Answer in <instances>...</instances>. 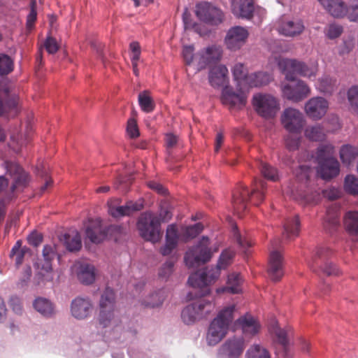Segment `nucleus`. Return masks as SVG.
I'll return each mask as SVG.
<instances>
[{
	"instance_id": "nucleus-35",
	"label": "nucleus",
	"mask_w": 358,
	"mask_h": 358,
	"mask_svg": "<svg viewBox=\"0 0 358 358\" xmlns=\"http://www.w3.org/2000/svg\"><path fill=\"white\" fill-rule=\"evenodd\" d=\"M343 225L346 231L351 236H358V211L349 210L343 217Z\"/></svg>"
},
{
	"instance_id": "nucleus-17",
	"label": "nucleus",
	"mask_w": 358,
	"mask_h": 358,
	"mask_svg": "<svg viewBox=\"0 0 358 358\" xmlns=\"http://www.w3.org/2000/svg\"><path fill=\"white\" fill-rule=\"evenodd\" d=\"M229 328L222 324L217 320L213 319L208 327L206 334V342L209 345L219 343L227 334Z\"/></svg>"
},
{
	"instance_id": "nucleus-44",
	"label": "nucleus",
	"mask_w": 358,
	"mask_h": 358,
	"mask_svg": "<svg viewBox=\"0 0 358 358\" xmlns=\"http://www.w3.org/2000/svg\"><path fill=\"white\" fill-rule=\"evenodd\" d=\"M299 231V221L297 216L287 220L284 225L283 236L287 239H291L298 236Z\"/></svg>"
},
{
	"instance_id": "nucleus-60",
	"label": "nucleus",
	"mask_w": 358,
	"mask_h": 358,
	"mask_svg": "<svg viewBox=\"0 0 358 358\" xmlns=\"http://www.w3.org/2000/svg\"><path fill=\"white\" fill-rule=\"evenodd\" d=\"M343 29L337 24H330L325 29V35L330 39L338 38L342 33Z\"/></svg>"
},
{
	"instance_id": "nucleus-45",
	"label": "nucleus",
	"mask_w": 358,
	"mask_h": 358,
	"mask_svg": "<svg viewBox=\"0 0 358 358\" xmlns=\"http://www.w3.org/2000/svg\"><path fill=\"white\" fill-rule=\"evenodd\" d=\"M246 358H271L268 350L261 344L255 343L249 347L245 353Z\"/></svg>"
},
{
	"instance_id": "nucleus-1",
	"label": "nucleus",
	"mask_w": 358,
	"mask_h": 358,
	"mask_svg": "<svg viewBox=\"0 0 358 358\" xmlns=\"http://www.w3.org/2000/svg\"><path fill=\"white\" fill-rule=\"evenodd\" d=\"M231 73L237 92H234L231 87H224L222 90L221 101L230 108H241L247 101V87L250 74L247 67L241 62L233 66Z\"/></svg>"
},
{
	"instance_id": "nucleus-62",
	"label": "nucleus",
	"mask_w": 358,
	"mask_h": 358,
	"mask_svg": "<svg viewBox=\"0 0 358 358\" xmlns=\"http://www.w3.org/2000/svg\"><path fill=\"white\" fill-rule=\"evenodd\" d=\"M36 2L33 0L31 6V10L27 17V28L31 29L34 27V22L36 20Z\"/></svg>"
},
{
	"instance_id": "nucleus-22",
	"label": "nucleus",
	"mask_w": 358,
	"mask_h": 358,
	"mask_svg": "<svg viewBox=\"0 0 358 358\" xmlns=\"http://www.w3.org/2000/svg\"><path fill=\"white\" fill-rule=\"evenodd\" d=\"M235 324L241 329L243 334L246 336H255L261 329L258 320L250 315L240 317L236 320Z\"/></svg>"
},
{
	"instance_id": "nucleus-14",
	"label": "nucleus",
	"mask_w": 358,
	"mask_h": 358,
	"mask_svg": "<svg viewBox=\"0 0 358 358\" xmlns=\"http://www.w3.org/2000/svg\"><path fill=\"white\" fill-rule=\"evenodd\" d=\"M195 13L200 20L211 24L220 23L224 17L221 10L207 2L196 4Z\"/></svg>"
},
{
	"instance_id": "nucleus-20",
	"label": "nucleus",
	"mask_w": 358,
	"mask_h": 358,
	"mask_svg": "<svg viewBox=\"0 0 358 358\" xmlns=\"http://www.w3.org/2000/svg\"><path fill=\"white\" fill-rule=\"evenodd\" d=\"M93 309L92 302L88 299L77 297L71 304V313L73 317L83 320L87 317Z\"/></svg>"
},
{
	"instance_id": "nucleus-31",
	"label": "nucleus",
	"mask_w": 358,
	"mask_h": 358,
	"mask_svg": "<svg viewBox=\"0 0 358 358\" xmlns=\"http://www.w3.org/2000/svg\"><path fill=\"white\" fill-rule=\"evenodd\" d=\"M86 236L94 243H99L106 238V234L99 219L92 222L86 229Z\"/></svg>"
},
{
	"instance_id": "nucleus-64",
	"label": "nucleus",
	"mask_w": 358,
	"mask_h": 358,
	"mask_svg": "<svg viewBox=\"0 0 358 358\" xmlns=\"http://www.w3.org/2000/svg\"><path fill=\"white\" fill-rule=\"evenodd\" d=\"M322 271L328 275H336L339 273V270L336 265L331 262H324L322 267Z\"/></svg>"
},
{
	"instance_id": "nucleus-47",
	"label": "nucleus",
	"mask_w": 358,
	"mask_h": 358,
	"mask_svg": "<svg viewBox=\"0 0 358 358\" xmlns=\"http://www.w3.org/2000/svg\"><path fill=\"white\" fill-rule=\"evenodd\" d=\"M305 136L311 141H322L325 138V132L320 124L308 127L304 131Z\"/></svg>"
},
{
	"instance_id": "nucleus-8",
	"label": "nucleus",
	"mask_w": 358,
	"mask_h": 358,
	"mask_svg": "<svg viewBox=\"0 0 358 358\" xmlns=\"http://www.w3.org/2000/svg\"><path fill=\"white\" fill-rule=\"evenodd\" d=\"M289 81L291 83L282 82L280 84L283 98L293 103H299L310 94V87L303 80L294 78L293 80Z\"/></svg>"
},
{
	"instance_id": "nucleus-30",
	"label": "nucleus",
	"mask_w": 358,
	"mask_h": 358,
	"mask_svg": "<svg viewBox=\"0 0 358 358\" xmlns=\"http://www.w3.org/2000/svg\"><path fill=\"white\" fill-rule=\"evenodd\" d=\"M33 307L36 312L45 317H51L56 313L54 303L44 297L36 298L33 301Z\"/></svg>"
},
{
	"instance_id": "nucleus-15",
	"label": "nucleus",
	"mask_w": 358,
	"mask_h": 358,
	"mask_svg": "<svg viewBox=\"0 0 358 358\" xmlns=\"http://www.w3.org/2000/svg\"><path fill=\"white\" fill-rule=\"evenodd\" d=\"M328 101L323 97L315 96L310 99L304 106V111L313 120H320L327 112Z\"/></svg>"
},
{
	"instance_id": "nucleus-3",
	"label": "nucleus",
	"mask_w": 358,
	"mask_h": 358,
	"mask_svg": "<svg viewBox=\"0 0 358 358\" xmlns=\"http://www.w3.org/2000/svg\"><path fill=\"white\" fill-rule=\"evenodd\" d=\"M334 153V146L330 143L320 145L316 152V156H311L310 160L319 165L317 172L320 176L328 180L339 173V163L332 157Z\"/></svg>"
},
{
	"instance_id": "nucleus-4",
	"label": "nucleus",
	"mask_w": 358,
	"mask_h": 358,
	"mask_svg": "<svg viewBox=\"0 0 358 358\" xmlns=\"http://www.w3.org/2000/svg\"><path fill=\"white\" fill-rule=\"evenodd\" d=\"M219 245L212 244L207 236H202L198 243L189 249L185 255V263L188 268H196L210 260Z\"/></svg>"
},
{
	"instance_id": "nucleus-36",
	"label": "nucleus",
	"mask_w": 358,
	"mask_h": 358,
	"mask_svg": "<svg viewBox=\"0 0 358 358\" xmlns=\"http://www.w3.org/2000/svg\"><path fill=\"white\" fill-rule=\"evenodd\" d=\"M273 80L271 74L266 72H257L250 74V78L248 83L247 94L252 87H257L268 84Z\"/></svg>"
},
{
	"instance_id": "nucleus-50",
	"label": "nucleus",
	"mask_w": 358,
	"mask_h": 358,
	"mask_svg": "<svg viewBox=\"0 0 358 358\" xmlns=\"http://www.w3.org/2000/svg\"><path fill=\"white\" fill-rule=\"evenodd\" d=\"M263 176L270 180L276 181L279 178L278 171L274 167L265 162H261L259 166Z\"/></svg>"
},
{
	"instance_id": "nucleus-59",
	"label": "nucleus",
	"mask_w": 358,
	"mask_h": 358,
	"mask_svg": "<svg viewBox=\"0 0 358 358\" xmlns=\"http://www.w3.org/2000/svg\"><path fill=\"white\" fill-rule=\"evenodd\" d=\"M127 134L131 138H135L139 136L137 122L134 117L129 118L127 121Z\"/></svg>"
},
{
	"instance_id": "nucleus-2",
	"label": "nucleus",
	"mask_w": 358,
	"mask_h": 358,
	"mask_svg": "<svg viewBox=\"0 0 358 358\" xmlns=\"http://www.w3.org/2000/svg\"><path fill=\"white\" fill-rule=\"evenodd\" d=\"M171 217L167 210L158 216L152 212L143 213L138 219L137 228L140 235L146 241L152 243L158 242L162 236L160 230L161 221L166 222Z\"/></svg>"
},
{
	"instance_id": "nucleus-26",
	"label": "nucleus",
	"mask_w": 358,
	"mask_h": 358,
	"mask_svg": "<svg viewBox=\"0 0 358 358\" xmlns=\"http://www.w3.org/2000/svg\"><path fill=\"white\" fill-rule=\"evenodd\" d=\"M231 10L238 17L250 18L254 10L252 0H232Z\"/></svg>"
},
{
	"instance_id": "nucleus-10",
	"label": "nucleus",
	"mask_w": 358,
	"mask_h": 358,
	"mask_svg": "<svg viewBox=\"0 0 358 358\" xmlns=\"http://www.w3.org/2000/svg\"><path fill=\"white\" fill-rule=\"evenodd\" d=\"M114 292L110 288L106 289L101 295L99 322L103 327H108L114 319Z\"/></svg>"
},
{
	"instance_id": "nucleus-32",
	"label": "nucleus",
	"mask_w": 358,
	"mask_h": 358,
	"mask_svg": "<svg viewBox=\"0 0 358 358\" xmlns=\"http://www.w3.org/2000/svg\"><path fill=\"white\" fill-rule=\"evenodd\" d=\"M237 308L235 304H228L221 308L214 318L229 328L234 320Z\"/></svg>"
},
{
	"instance_id": "nucleus-11",
	"label": "nucleus",
	"mask_w": 358,
	"mask_h": 358,
	"mask_svg": "<svg viewBox=\"0 0 358 358\" xmlns=\"http://www.w3.org/2000/svg\"><path fill=\"white\" fill-rule=\"evenodd\" d=\"M245 347L242 336L230 337L219 348L217 358H240Z\"/></svg>"
},
{
	"instance_id": "nucleus-51",
	"label": "nucleus",
	"mask_w": 358,
	"mask_h": 358,
	"mask_svg": "<svg viewBox=\"0 0 358 358\" xmlns=\"http://www.w3.org/2000/svg\"><path fill=\"white\" fill-rule=\"evenodd\" d=\"M345 190L352 195L358 194V178L354 175H348L344 181Z\"/></svg>"
},
{
	"instance_id": "nucleus-49",
	"label": "nucleus",
	"mask_w": 358,
	"mask_h": 358,
	"mask_svg": "<svg viewBox=\"0 0 358 358\" xmlns=\"http://www.w3.org/2000/svg\"><path fill=\"white\" fill-rule=\"evenodd\" d=\"M203 229V225L201 223L185 227L182 229V238L185 241L194 238L202 231Z\"/></svg>"
},
{
	"instance_id": "nucleus-12",
	"label": "nucleus",
	"mask_w": 358,
	"mask_h": 358,
	"mask_svg": "<svg viewBox=\"0 0 358 358\" xmlns=\"http://www.w3.org/2000/svg\"><path fill=\"white\" fill-rule=\"evenodd\" d=\"M275 29L282 36L295 38L304 31L305 26L299 19L282 17L276 22Z\"/></svg>"
},
{
	"instance_id": "nucleus-21",
	"label": "nucleus",
	"mask_w": 358,
	"mask_h": 358,
	"mask_svg": "<svg viewBox=\"0 0 358 358\" xmlns=\"http://www.w3.org/2000/svg\"><path fill=\"white\" fill-rule=\"evenodd\" d=\"M73 271L78 280L85 285L94 282L96 278V269L94 266L88 263L78 262L74 264Z\"/></svg>"
},
{
	"instance_id": "nucleus-46",
	"label": "nucleus",
	"mask_w": 358,
	"mask_h": 358,
	"mask_svg": "<svg viewBox=\"0 0 358 358\" xmlns=\"http://www.w3.org/2000/svg\"><path fill=\"white\" fill-rule=\"evenodd\" d=\"M270 331L275 336V341L282 348H285L288 345V331L285 329H282L275 322L270 329Z\"/></svg>"
},
{
	"instance_id": "nucleus-41",
	"label": "nucleus",
	"mask_w": 358,
	"mask_h": 358,
	"mask_svg": "<svg viewBox=\"0 0 358 358\" xmlns=\"http://www.w3.org/2000/svg\"><path fill=\"white\" fill-rule=\"evenodd\" d=\"M138 101L141 109L147 113L154 110L155 103L148 91L145 90L139 93Z\"/></svg>"
},
{
	"instance_id": "nucleus-16",
	"label": "nucleus",
	"mask_w": 358,
	"mask_h": 358,
	"mask_svg": "<svg viewBox=\"0 0 358 358\" xmlns=\"http://www.w3.org/2000/svg\"><path fill=\"white\" fill-rule=\"evenodd\" d=\"M208 81L214 88L223 87L228 85L229 82V71L225 65L219 64L212 67L208 73Z\"/></svg>"
},
{
	"instance_id": "nucleus-18",
	"label": "nucleus",
	"mask_w": 358,
	"mask_h": 358,
	"mask_svg": "<svg viewBox=\"0 0 358 358\" xmlns=\"http://www.w3.org/2000/svg\"><path fill=\"white\" fill-rule=\"evenodd\" d=\"M222 52V47L217 45H212L202 50L198 55L199 69H204L208 64L220 60Z\"/></svg>"
},
{
	"instance_id": "nucleus-52",
	"label": "nucleus",
	"mask_w": 358,
	"mask_h": 358,
	"mask_svg": "<svg viewBox=\"0 0 358 358\" xmlns=\"http://www.w3.org/2000/svg\"><path fill=\"white\" fill-rule=\"evenodd\" d=\"M26 250L27 249L25 248H21L20 241H17L13 247L10 251V257L14 258L17 265L22 264Z\"/></svg>"
},
{
	"instance_id": "nucleus-63",
	"label": "nucleus",
	"mask_w": 358,
	"mask_h": 358,
	"mask_svg": "<svg viewBox=\"0 0 358 358\" xmlns=\"http://www.w3.org/2000/svg\"><path fill=\"white\" fill-rule=\"evenodd\" d=\"M347 15L350 21H358V1L352 3L348 8Z\"/></svg>"
},
{
	"instance_id": "nucleus-57",
	"label": "nucleus",
	"mask_w": 358,
	"mask_h": 358,
	"mask_svg": "<svg viewBox=\"0 0 358 358\" xmlns=\"http://www.w3.org/2000/svg\"><path fill=\"white\" fill-rule=\"evenodd\" d=\"M17 107H18V98L15 96L10 99L3 106L2 105V108L3 110V114L4 113H10V115H15L17 113Z\"/></svg>"
},
{
	"instance_id": "nucleus-61",
	"label": "nucleus",
	"mask_w": 358,
	"mask_h": 358,
	"mask_svg": "<svg viewBox=\"0 0 358 358\" xmlns=\"http://www.w3.org/2000/svg\"><path fill=\"white\" fill-rule=\"evenodd\" d=\"M43 46L49 54H55L59 49L57 41L51 36L47 37Z\"/></svg>"
},
{
	"instance_id": "nucleus-5",
	"label": "nucleus",
	"mask_w": 358,
	"mask_h": 358,
	"mask_svg": "<svg viewBox=\"0 0 358 358\" xmlns=\"http://www.w3.org/2000/svg\"><path fill=\"white\" fill-rule=\"evenodd\" d=\"M313 172L309 165L302 164L294 171L296 180L301 182L299 185H293L289 187L286 193L290 195L294 199L301 201L308 204L316 203L320 199V194L314 193L312 196H308L305 192V183L310 178V173Z\"/></svg>"
},
{
	"instance_id": "nucleus-13",
	"label": "nucleus",
	"mask_w": 358,
	"mask_h": 358,
	"mask_svg": "<svg viewBox=\"0 0 358 358\" xmlns=\"http://www.w3.org/2000/svg\"><path fill=\"white\" fill-rule=\"evenodd\" d=\"M304 122L302 113L294 108H285L281 115L282 124L289 133H299Z\"/></svg>"
},
{
	"instance_id": "nucleus-48",
	"label": "nucleus",
	"mask_w": 358,
	"mask_h": 358,
	"mask_svg": "<svg viewBox=\"0 0 358 358\" xmlns=\"http://www.w3.org/2000/svg\"><path fill=\"white\" fill-rule=\"evenodd\" d=\"M234 252L231 249H226L222 252L218 259L217 266L221 270L226 269L232 262Z\"/></svg>"
},
{
	"instance_id": "nucleus-25",
	"label": "nucleus",
	"mask_w": 358,
	"mask_h": 358,
	"mask_svg": "<svg viewBox=\"0 0 358 358\" xmlns=\"http://www.w3.org/2000/svg\"><path fill=\"white\" fill-rule=\"evenodd\" d=\"M6 169L7 173L9 174L10 178L13 180V185L12 186L13 190L25 185L28 176L17 164L7 162L6 164Z\"/></svg>"
},
{
	"instance_id": "nucleus-42",
	"label": "nucleus",
	"mask_w": 358,
	"mask_h": 358,
	"mask_svg": "<svg viewBox=\"0 0 358 358\" xmlns=\"http://www.w3.org/2000/svg\"><path fill=\"white\" fill-rule=\"evenodd\" d=\"M181 318L186 324H193L201 320L192 303L183 308L181 313Z\"/></svg>"
},
{
	"instance_id": "nucleus-28",
	"label": "nucleus",
	"mask_w": 358,
	"mask_h": 358,
	"mask_svg": "<svg viewBox=\"0 0 358 358\" xmlns=\"http://www.w3.org/2000/svg\"><path fill=\"white\" fill-rule=\"evenodd\" d=\"M57 255V250L55 245H45L43 247L42 252V259L38 260L37 267H41V269L47 272V273L52 272V261L55 259Z\"/></svg>"
},
{
	"instance_id": "nucleus-23",
	"label": "nucleus",
	"mask_w": 358,
	"mask_h": 358,
	"mask_svg": "<svg viewBox=\"0 0 358 358\" xmlns=\"http://www.w3.org/2000/svg\"><path fill=\"white\" fill-rule=\"evenodd\" d=\"M268 272L271 278L275 281L280 280L283 275L282 257L276 250L270 253Z\"/></svg>"
},
{
	"instance_id": "nucleus-6",
	"label": "nucleus",
	"mask_w": 358,
	"mask_h": 358,
	"mask_svg": "<svg viewBox=\"0 0 358 358\" xmlns=\"http://www.w3.org/2000/svg\"><path fill=\"white\" fill-rule=\"evenodd\" d=\"M276 62L280 70L285 74L286 80H293L294 73L311 79L315 78L318 72L317 63L309 66L296 59L282 57L276 59Z\"/></svg>"
},
{
	"instance_id": "nucleus-54",
	"label": "nucleus",
	"mask_w": 358,
	"mask_h": 358,
	"mask_svg": "<svg viewBox=\"0 0 358 358\" xmlns=\"http://www.w3.org/2000/svg\"><path fill=\"white\" fill-rule=\"evenodd\" d=\"M348 99L352 109L358 113V85L352 86L348 90Z\"/></svg>"
},
{
	"instance_id": "nucleus-29",
	"label": "nucleus",
	"mask_w": 358,
	"mask_h": 358,
	"mask_svg": "<svg viewBox=\"0 0 358 358\" xmlns=\"http://www.w3.org/2000/svg\"><path fill=\"white\" fill-rule=\"evenodd\" d=\"M143 208L141 203L129 201L124 206L114 207L108 204V213L114 217L119 218L125 215H129L135 211L140 210Z\"/></svg>"
},
{
	"instance_id": "nucleus-7",
	"label": "nucleus",
	"mask_w": 358,
	"mask_h": 358,
	"mask_svg": "<svg viewBox=\"0 0 358 358\" xmlns=\"http://www.w3.org/2000/svg\"><path fill=\"white\" fill-rule=\"evenodd\" d=\"M252 106L255 112L265 119L273 118L280 109L278 99L270 94L257 93L254 94Z\"/></svg>"
},
{
	"instance_id": "nucleus-38",
	"label": "nucleus",
	"mask_w": 358,
	"mask_h": 358,
	"mask_svg": "<svg viewBox=\"0 0 358 358\" xmlns=\"http://www.w3.org/2000/svg\"><path fill=\"white\" fill-rule=\"evenodd\" d=\"M61 241H64L69 251H76L80 249L82 243L80 236L77 230H71L63 236Z\"/></svg>"
},
{
	"instance_id": "nucleus-27",
	"label": "nucleus",
	"mask_w": 358,
	"mask_h": 358,
	"mask_svg": "<svg viewBox=\"0 0 358 358\" xmlns=\"http://www.w3.org/2000/svg\"><path fill=\"white\" fill-rule=\"evenodd\" d=\"M179 235L175 224H170L166 229V243L161 248V253L166 256L171 254L178 245Z\"/></svg>"
},
{
	"instance_id": "nucleus-34",
	"label": "nucleus",
	"mask_w": 358,
	"mask_h": 358,
	"mask_svg": "<svg viewBox=\"0 0 358 358\" xmlns=\"http://www.w3.org/2000/svg\"><path fill=\"white\" fill-rule=\"evenodd\" d=\"M189 285L193 288L201 289L200 295L206 296L210 293L211 290L209 287L207 280L203 273H194L192 274L188 279Z\"/></svg>"
},
{
	"instance_id": "nucleus-39",
	"label": "nucleus",
	"mask_w": 358,
	"mask_h": 358,
	"mask_svg": "<svg viewBox=\"0 0 358 358\" xmlns=\"http://www.w3.org/2000/svg\"><path fill=\"white\" fill-rule=\"evenodd\" d=\"M336 87V80L329 76L321 77L315 83L316 89L324 94H331L335 90Z\"/></svg>"
},
{
	"instance_id": "nucleus-24",
	"label": "nucleus",
	"mask_w": 358,
	"mask_h": 358,
	"mask_svg": "<svg viewBox=\"0 0 358 358\" xmlns=\"http://www.w3.org/2000/svg\"><path fill=\"white\" fill-rule=\"evenodd\" d=\"M243 279L238 273L233 272L228 275L226 286L216 289V293L220 294L224 292L231 294H239L242 292Z\"/></svg>"
},
{
	"instance_id": "nucleus-58",
	"label": "nucleus",
	"mask_w": 358,
	"mask_h": 358,
	"mask_svg": "<svg viewBox=\"0 0 358 358\" xmlns=\"http://www.w3.org/2000/svg\"><path fill=\"white\" fill-rule=\"evenodd\" d=\"M234 231V236L236 238L238 245L241 247L243 250L246 251L247 248H249L252 245V242L248 239L246 236H242L241 234L238 232L236 227L233 229Z\"/></svg>"
},
{
	"instance_id": "nucleus-19",
	"label": "nucleus",
	"mask_w": 358,
	"mask_h": 358,
	"mask_svg": "<svg viewBox=\"0 0 358 358\" xmlns=\"http://www.w3.org/2000/svg\"><path fill=\"white\" fill-rule=\"evenodd\" d=\"M257 196L258 200L263 199V193L256 187L252 192H250L246 187H242L237 190L233 196V205L235 211L239 213L241 210L245 208V202L250 196Z\"/></svg>"
},
{
	"instance_id": "nucleus-33",
	"label": "nucleus",
	"mask_w": 358,
	"mask_h": 358,
	"mask_svg": "<svg viewBox=\"0 0 358 358\" xmlns=\"http://www.w3.org/2000/svg\"><path fill=\"white\" fill-rule=\"evenodd\" d=\"M320 3L336 17H341L347 15L348 9L341 0H318Z\"/></svg>"
},
{
	"instance_id": "nucleus-43",
	"label": "nucleus",
	"mask_w": 358,
	"mask_h": 358,
	"mask_svg": "<svg viewBox=\"0 0 358 358\" xmlns=\"http://www.w3.org/2000/svg\"><path fill=\"white\" fill-rule=\"evenodd\" d=\"M28 138L19 134L16 129L12 132L10 137L9 147L15 152H20L22 148L27 143Z\"/></svg>"
},
{
	"instance_id": "nucleus-40",
	"label": "nucleus",
	"mask_w": 358,
	"mask_h": 358,
	"mask_svg": "<svg viewBox=\"0 0 358 358\" xmlns=\"http://www.w3.org/2000/svg\"><path fill=\"white\" fill-rule=\"evenodd\" d=\"M358 156V148L351 145H344L340 150V158L342 162L348 166Z\"/></svg>"
},
{
	"instance_id": "nucleus-9",
	"label": "nucleus",
	"mask_w": 358,
	"mask_h": 358,
	"mask_svg": "<svg viewBox=\"0 0 358 358\" xmlns=\"http://www.w3.org/2000/svg\"><path fill=\"white\" fill-rule=\"evenodd\" d=\"M249 35V31L245 27H231L226 33L224 39V45L231 51L239 50L247 43Z\"/></svg>"
},
{
	"instance_id": "nucleus-56",
	"label": "nucleus",
	"mask_w": 358,
	"mask_h": 358,
	"mask_svg": "<svg viewBox=\"0 0 358 358\" xmlns=\"http://www.w3.org/2000/svg\"><path fill=\"white\" fill-rule=\"evenodd\" d=\"M294 134L290 133L285 138L286 148L290 151L297 150L300 145L301 138L295 136Z\"/></svg>"
},
{
	"instance_id": "nucleus-55",
	"label": "nucleus",
	"mask_w": 358,
	"mask_h": 358,
	"mask_svg": "<svg viewBox=\"0 0 358 358\" xmlns=\"http://www.w3.org/2000/svg\"><path fill=\"white\" fill-rule=\"evenodd\" d=\"M221 269L217 266L203 272L208 285L214 284L220 277Z\"/></svg>"
},
{
	"instance_id": "nucleus-53",
	"label": "nucleus",
	"mask_w": 358,
	"mask_h": 358,
	"mask_svg": "<svg viewBox=\"0 0 358 358\" xmlns=\"http://www.w3.org/2000/svg\"><path fill=\"white\" fill-rule=\"evenodd\" d=\"M13 69V61L4 54H0V75L8 74Z\"/></svg>"
},
{
	"instance_id": "nucleus-37",
	"label": "nucleus",
	"mask_w": 358,
	"mask_h": 358,
	"mask_svg": "<svg viewBox=\"0 0 358 358\" xmlns=\"http://www.w3.org/2000/svg\"><path fill=\"white\" fill-rule=\"evenodd\" d=\"M201 320L208 317L215 308L214 300L199 299L192 303Z\"/></svg>"
}]
</instances>
